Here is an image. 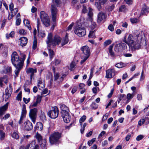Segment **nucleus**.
I'll return each instance as SVG.
<instances>
[{
	"label": "nucleus",
	"instance_id": "nucleus-58",
	"mask_svg": "<svg viewBox=\"0 0 149 149\" xmlns=\"http://www.w3.org/2000/svg\"><path fill=\"white\" fill-rule=\"evenodd\" d=\"M143 137L144 136L143 135H139L136 138V140L137 141H140L143 138Z\"/></svg>",
	"mask_w": 149,
	"mask_h": 149
},
{
	"label": "nucleus",
	"instance_id": "nucleus-39",
	"mask_svg": "<svg viewBox=\"0 0 149 149\" xmlns=\"http://www.w3.org/2000/svg\"><path fill=\"white\" fill-rule=\"evenodd\" d=\"M37 127L38 129H39L40 130H42L43 128V126L42 123L40 122H39L37 123Z\"/></svg>",
	"mask_w": 149,
	"mask_h": 149
},
{
	"label": "nucleus",
	"instance_id": "nucleus-51",
	"mask_svg": "<svg viewBox=\"0 0 149 149\" xmlns=\"http://www.w3.org/2000/svg\"><path fill=\"white\" fill-rule=\"evenodd\" d=\"M17 98L18 101H20L22 99V92H20L19 93L17 96Z\"/></svg>",
	"mask_w": 149,
	"mask_h": 149
},
{
	"label": "nucleus",
	"instance_id": "nucleus-27",
	"mask_svg": "<svg viewBox=\"0 0 149 149\" xmlns=\"http://www.w3.org/2000/svg\"><path fill=\"white\" fill-rule=\"evenodd\" d=\"M134 94L128 93L127 95V100L126 101V103H128L130 100L134 97Z\"/></svg>",
	"mask_w": 149,
	"mask_h": 149
},
{
	"label": "nucleus",
	"instance_id": "nucleus-20",
	"mask_svg": "<svg viewBox=\"0 0 149 149\" xmlns=\"http://www.w3.org/2000/svg\"><path fill=\"white\" fill-rule=\"evenodd\" d=\"M38 86L40 90L44 89L45 87L44 81L42 79H39L38 81Z\"/></svg>",
	"mask_w": 149,
	"mask_h": 149
},
{
	"label": "nucleus",
	"instance_id": "nucleus-57",
	"mask_svg": "<svg viewBox=\"0 0 149 149\" xmlns=\"http://www.w3.org/2000/svg\"><path fill=\"white\" fill-rule=\"evenodd\" d=\"M95 5L96 6L98 10H100L101 8V6L100 3L96 2L95 3Z\"/></svg>",
	"mask_w": 149,
	"mask_h": 149
},
{
	"label": "nucleus",
	"instance_id": "nucleus-56",
	"mask_svg": "<svg viewBox=\"0 0 149 149\" xmlns=\"http://www.w3.org/2000/svg\"><path fill=\"white\" fill-rule=\"evenodd\" d=\"M130 21L132 23H136L138 22V19L136 18H133L131 19Z\"/></svg>",
	"mask_w": 149,
	"mask_h": 149
},
{
	"label": "nucleus",
	"instance_id": "nucleus-14",
	"mask_svg": "<svg viewBox=\"0 0 149 149\" xmlns=\"http://www.w3.org/2000/svg\"><path fill=\"white\" fill-rule=\"evenodd\" d=\"M106 17L107 14L106 13L102 12H100L97 15V22L100 23L102 21H105Z\"/></svg>",
	"mask_w": 149,
	"mask_h": 149
},
{
	"label": "nucleus",
	"instance_id": "nucleus-55",
	"mask_svg": "<svg viewBox=\"0 0 149 149\" xmlns=\"http://www.w3.org/2000/svg\"><path fill=\"white\" fill-rule=\"evenodd\" d=\"M18 11V9L17 8H15L13 9L11 11V13L13 14L14 15H15L17 12Z\"/></svg>",
	"mask_w": 149,
	"mask_h": 149
},
{
	"label": "nucleus",
	"instance_id": "nucleus-21",
	"mask_svg": "<svg viewBox=\"0 0 149 149\" xmlns=\"http://www.w3.org/2000/svg\"><path fill=\"white\" fill-rule=\"evenodd\" d=\"M60 108L61 110L62 114L69 113V110L68 107L64 104H61Z\"/></svg>",
	"mask_w": 149,
	"mask_h": 149
},
{
	"label": "nucleus",
	"instance_id": "nucleus-45",
	"mask_svg": "<svg viewBox=\"0 0 149 149\" xmlns=\"http://www.w3.org/2000/svg\"><path fill=\"white\" fill-rule=\"evenodd\" d=\"M95 36L94 31H90L88 35V37L90 38H93Z\"/></svg>",
	"mask_w": 149,
	"mask_h": 149
},
{
	"label": "nucleus",
	"instance_id": "nucleus-1",
	"mask_svg": "<svg viewBox=\"0 0 149 149\" xmlns=\"http://www.w3.org/2000/svg\"><path fill=\"white\" fill-rule=\"evenodd\" d=\"M135 36L129 34L127 38V34H125L123 41L128 45L132 51L139 49L142 46L147 45L144 33L141 30H136L134 32Z\"/></svg>",
	"mask_w": 149,
	"mask_h": 149
},
{
	"label": "nucleus",
	"instance_id": "nucleus-50",
	"mask_svg": "<svg viewBox=\"0 0 149 149\" xmlns=\"http://www.w3.org/2000/svg\"><path fill=\"white\" fill-rule=\"evenodd\" d=\"M19 33L20 34L24 35L26 34V31L23 29H21L19 30Z\"/></svg>",
	"mask_w": 149,
	"mask_h": 149
},
{
	"label": "nucleus",
	"instance_id": "nucleus-32",
	"mask_svg": "<svg viewBox=\"0 0 149 149\" xmlns=\"http://www.w3.org/2000/svg\"><path fill=\"white\" fill-rule=\"evenodd\" d=\"M81 126V128L80 130L81 132V134H83L85 130V128L87 125V124L86 123H84L83 125L81 123V125H80Z\"/></svg>",
	"mask_w": 149,
	"mask_h": 149
},
{
	"label": "nucleus",
	"instance_id": "nucleus-23",
	"mask_svg": "<svg viewBox=\"0 0 149 149\" xmlns=\"http://www.w3.org/2000/svg\"><path fill=\"white\" fill-rule=\"evenodd\" d=\"M8 82V79L7 76H5L0 78V86L2 87L3 85V82H4L7 84Z\"/></svg>",
	"mask_w": 149,
	"mask_h": 149
},
{
	"label": "nucleus",
	"instance_id": "nucleus-44",
	"mask_svg": "<svg viewBox=\"0 0 149 149\" xmlns=\"http://www.w3.org/2000/svg\"><path fill=\"white\" fill-rule=\"evenodd\" d=\"M10 116V115L9 113H7L1 119V120H6L8 119Z\"/></svg>",
	"mask_w": 149,
	"mask_h": 149
},
{
	"label": "nucleus",
	"instance_id": "nucleus-24",
	"mask_svg": "<svg viewBox=\"0 0 149 149\" xmlns=\"http://www.w3.org/2000/svg\"><path fill=\"white\" fill-rule=\"evenodd\" d=\"M12 92V91H11V89H10V90H8V88L6 89L5 95V100H8L10 97Z\"/></svg>",
	"mask_w": 149,
	"mask_h": 149
},
{
	"label": "nucleus",
	"instance_id": "nucleus-5",
	"mask_svg": "<svg viewBox=\"0 0 149 149\" xmlns=\"http://www.w3.org/2000/svg\"><path fill=\"white\" fill-rule=\"evenodd\" d=\"M74 33L79 37H81L84 36L86 32L84 27L81 24L79 21L77 22L76 26L75 28Z\"/></svg>",
	"mask_w": 149,
	"mask_h": 149
},
{
	"label": "nucleus",
	"instance_id": "nucleus-33",
	"mask_svg": "<svg viewBox=\"0 0 149 149\" xmlns=\"http://www.w3.org/2000/svg\"><path fill=\"white\" fill-rule=\"evenodd\" d=\"M86 118V116L85 115L83 116L79 119V123L80 125H81V123L84 122Z\"/></svg>",
	"mask_w": 149,
	"mask_h": 149
},
{
	"label": "nucleus",
	"instance_id": "nucleus-11",
	"mask_svg": "<svg viewBox=\"0 0 149 149\" xmlns=\"http://www.w3.org/2000/svg\"><path fill=\"white\" fill-rule=\"evenodd\" d=\"M116 72L113 68L109 69L106 71V77L107 78H111L114 76Z\"/></svg>",
	"mask_w": 149,
	"mask_h": 149
},
{
	"label": "nucleus",
	"instance_id": "nucleus-59",
	"mask_svg": "<svg viewBox=\"0 0 149 149\" xmlns=\"http://www.w3.org/2000/svg\"><path fill=\"white\" fill-rule=\"evenodd\" d=\"M54 80H56L58 79L59 77V74L58 73H54Z\"/></svg>",
	"mask_w": 149,
	"mask_h": 149
},
{
	"label": "nucleus",
	"instance_id": "nucleus-7",
	"mask_svg": "<svg viewBox=\"0 0 149 149\" xmlns=\"http://www.w3.org/2000/svg\"><path fill=\"white\" fill-rule=\"evenodd\" d=\"M59 111L58 108L56 106L52 107V109L47 113L49 117L51 118L55 119L58 117Z\"/></svg>",
	"mask_w": 149,
	"mask_h": 149
},
{
	"label": "nucleus",
	"instance_id": "nucleus-16",
	"mask_svg": "<svg viewBox=\"0 0 149 149\" xmlns=\"http://www.w3.org/2000/svg\"><path fill=\"white\" fill-rule=\"evenodd\" d=\"M27 42V38L24 37H21L19 39V44L22 47L25 46L26 45Z\"/></svg>",
	"mask_w": 149,
	"mask_h": 149
},
{
	"label": "nucleus",
	"instance_id": "nucleus-64",
	"mask_svg": "<svg viewBox=\"0 0 149 149\" xmlns=\"http://www.w3.org/2000/svg\"><path fill=\"white\" fill-rule=\"evenodd\" d=\"M61 61L60 60L58 59H55L54 61L55 64L56 65H57L61 63Z\"/></svg>",
	"mask_w": 149,
	"mask_h": 149
},
{
	"label": "nucleus",
	"instance_id": "nucleus-4",
	"mask_svg": "<svg viewBox=\"0 0 149 149\" xmlns=\"http://www.w3.org/2000/svg\"><path fill=\"white\" fill-rule=\"evenodd\" d=\"M53 4L51 5V11L52 21L55 22L56 20L58 10L56 6H58L60 3V0H52Z\"/></svg>",
	"mask_w": 149,
	"mask_h": 149
},
{
	"label": "nucleus",
	"instance_id": "nucleus-2",
	"mask_svg": "<svg viewBox=\"0 0 149 149\" xmlns=\"http://www.w3.org/2000/svg\"><path fill=\"white\" fill-rule=\"evenodd\" d=\"M61 38L59 36L55 35L53 38L52 34L50 33L48 34L46 42L47 47H50L51 45L53 46L56 45H58L61 42Z\"/></svg>",
	"mask_w": 149,
	"mask_h": 149
},
{
	"label": "nucleus",
	"instance_id": "nucleus-8",
	"mask_svg": "<svg viewBox=\"0 0 149 149\" xmlns=\"http://www.w3.org/2000/svg\"><path fill=\"white\" fill-rule=\"evenodd\" d=\"M61 137V134L57 132L52 134L49 138L50 143L53 144L57 142Z\"/></svg>",
	"mask_w": 149,
	"mask_h": 149
},
{
	"label": "nucleus",
	"instance_id": "nucleus-30",
	"mask_svg": "<svg viewBox=\"0 0 149 149\" xmlns=\"http://www.w3.org/2000/svg\"><path fill=\"white\" fill-rule=\"evenodd\" d=\"M40 119L42 120L44 122L46 120V116L45 114V113L43 112L42 111L41 112V114L40 116Z\"/></svg>",
	"mask_w": 149,
	"mask_h": 149
},
{
	"label": "nucleus",
	"instance_id": "nucleus-18",
	"mask_svg": "<svg viewBox=\"0 0 149 149\" xmlns=\"http://www.w3.org/2000/svg\"><path fill=\"white\" fill-rule=\"evenodd\" d=\"M37 70L36 69H33L32 68H29L26 71L27 74H29L30 76V79H32L33 77V76L34 73H36Z\"/></svg>",
	"mask_w": 149,
	"mask_h": 149
},
{
	"label": "nucleus",
	"instance_id": "nucleus-41",
	"mask_svg": "<svg viewBox=\"0 0 149 149\" xmlns=\"http://www.w3.org/2000/svg\"><path fill=\"white\" fill-rule=\"evenodd\" d=\"M11 135L13 138L16 139H18L19 138V136L18 134L15 132H14Z\"/></svg>",
	"mask_w": 149,
	"mask_h": 149
},
{
	"label": "nucleus",
	"instance_id": "nucleus-3",
	"mask_svg": "<svg viewBox=\"0 0 149 149\" xmlns=\"http://www.w3.org/2000/svg\"><path fill=\"white\" fill-rule=\"evenodd\" d=\"M22 58H20L16 52H14L11 55V61L14 66L16 65H23L26 56L22 54Z\"/></svg>",
	"mask_w": 149,
	"mask_h": 149
},
{
	"label": "nucleus",
	"instance_id": "nucleus-47",
	"mask_svg": "<svg viewBox=\"0 0 149 149\" xmlns=\"http://www.w3.org/2000/svg\"><path fill=\"white\" fill-rule=\"evenodd\" d=\"M145 121V119H142L139 120L138 123V125L139 126H141L143 124Z\"/></svg>",
	"mask_w": 149,
	"mask_h": 149
},
{
	"label": "nucleus",
	"instance_id": "nucleus-6",
	"mask_svg": "<svg viewBox=\"0 0 149 149\" xmlns=\"http://www.w3.org/2000/svg\"><path fill=\"white\" fill-rule=\"evenodd\" d=\"M40 13V17L43 24L46 26H49L50 22L48 15L44 11H41Z\"/></svg>",
	"mask_w": 149,
	"mask_h": 149
},
{
	"label": "nucleus",
	"instance_id": "nucleus-60",
	"mask_svg": "<svg viewBox=\"0 0 149 149\" xmlns=\"http://www.w3.org/2000/svg\"><path fill=\"white\" fill-rule=\"evenodd\" d=\"M108 29L111 31H114V27L112 24H110L108 26Z\"/></svg>",
	"mask_w": 149,
	"mask_h": 149
},
{
	"label": "nucleus",
	"instance_id": "nucleus-54",
	"mask_svg": "<svg viewBox=\"0 0 149 149\" xmlns=\"http://www.w3.org/2000/svg\"><path fill=\"white\" fill-rule=\"evenodd\" d=\"M126 10L125 6L123 5L119 8V10L121 11L125 12Z\"/></svg>",
	"mask_w": 149,
	"mask_h": 149
},
{
	"label": "nucleus",
	"instance_id": "nucleus-31",
	"mask_svg": "<svg viewBox=\"0 0 149 149\" xmlns=\"http://www.w3.org/2000/svg\"><path fill=\"white\" fill-rule=\"evenodd\" d=\"M113 46V45H112L109 46V54L111 56H113L114 55V53L112 50Z\"/></svg>",
	"mask_w": 149,
	"mask_h": 149
},
{
	"label": "nucleus",
	"instance_id": "nucleus-63",
	"mask_svg": "<svg viewBox=\"0 0 149 149\" xmlns=\"http://www.w3.org/2000/svg\"><path fill=\"white\" fill-rule=\"evenodd\" d=\"M114 91V89L113 88L111 90L110 93L108 95L107 97L109 98H110L112 96Z\"/></svg>",
	"mask_w": 149,
	"mask_h": 149
},
{
	"label": "nucleus",
	"instance_id": "nucleus-52",
	"mask_svg": "<svg viewBox=\"0 0 149 149\" xmlns=\"http://www.w3.org/2000/svg\"><path fill=\"white\" fill-rule=\"evenodd\" d=\"M95 141V138H93L91 139V140L89 141H88V144L89 146H90Z\"/></svg>",
	"mask_w": 149,
	"mask_h": 149
},
{
	"label": "nucleus",
	"instance_id": "nucleus-13",
	"mask_svg": "<svg viewBox=\"0 0 149 149\" xmlns=\"http://www.w3.org/2000/svg\"><path fill=\"white\" fill-rule=\"evenodd\" d=\"M26 113V106L24 104L22 106V108L21 112V115L20 119L18 122L19 124H20L23 122V119L25 118Z\"/></svg>",
	"mask_w": 149,
	"mask_h": 149
},
{
	"label": "nucleus",
	"instance_id": "nucleus-62",
	"mask_svg": "<svg viewBox=\"0 0 149 149\" xmlns=\"http://www.w3.org/2000/svg\"><path fill=\"white\" fill-rule=\"evenodd\" d=\"M21 22V20L20 18H17L16 21V25L17 26L19 25Z\"/></svg>",
	"mask_w": 149,
	"mask_h": 149
},
{
	"label": "nucleus",
	"instance_id": "nucleus-17",
	"mask_svg": "<svg viewBox=\"0 0 149 149\" xmlns=\"http://www.w3.org/2000/svg\"><path fill=\"white\" fill-rule=\"evenodd\" d=\"M8 103H7L4 106L0 107V117H2L5 113L6 111L7 110Z\"/></svg>",
	"mask_w": 149,
	"mask_h": 149
},
{
	"label": "nucleus",
	"instance_id": "nucleus-37",
	"mask_svg": "<svg viewBox=\"0 0 149 149\" xmlns=\"http://www.w3.org/2000/svg\"><path fill=\"white\" fill-rule=\"evenodd\" d=\"M76 64L74 62H72L70 64V70L71 71H72L74 69L75 67Z\"/></svg>",
	"mask_w": 149,
	"mask_h": 149
},
{
	"label": "nucleus",
	"instance_id": "nucleus-10",
	"mask_svg": "<svg viewBox=\"0 0 149 149\" xmlns=\"http://www.w3.org/2000/svg\"><path fill=\"white\" fill-rule=\"evenodd\" d=\"M37 112V109L36 108L31 109L30 111L29 114V116L34 123H35L36 122Z\"/></svg>",
	"mask_w": 149,
	"mask_h": 149
},
{
	"label": "nucleus",
	"instance_id": "nucleus-26",
	"mask_svg": "<svg viewBox=\"0 0 149 149\" xmlns=\"http://www.w3.org/2000/svg\"><path fill=\"white\" fill-rule=\"evenodd\" d=\"M11 71V67L9 66H7L5 67V70L1 71V72L2 73H7L10 72Z\"/></svg>",
	"mask_w": 149,
	"mask_h": 149
},
{
	"label": "nucleus",
	"instance_id": "nucleus-53",
	"mask_svg": "<svg viewBox=\"0 0 149 149\" xmlns=\"http://www.w3.org/2000/svg\"><path fill=\"white\" fill-rule=\"evenodd\" d=\"M109 114L108 113H107L105 114V115L103 116L102 119V121L103 122L105 120L107 119L109 116Z\"/></svg>",
	"mask_w": 149,
	"mask_h": 149
},
{
	"label": "nucleus",
	"instance_id": "nucleus-38",
	"mask_svg": "<svg viewBox=\"0 0 149 149\" xmlns=\"http://www.w3.org/2000/svg\"><path fill=\"white\" fill-rule=\"evenodd\" d=\"M14 36V32L11 31L9 34H6V36L7 39L9 38L10 37L12 38Z\"/></svg>",
	"mask_w": 149,
	"mask_h": 149
},
{
	"label": "nucleus",
	"instance_id": "nucleus-12",
	"mask_svg": "<svg viewBox=\"0 0 149 149\" xmlns=\"http://www.w3.org/2000/svg\"><path fill=\"white\" fill-rule=\"evenodd\" d=\"M83 52V55L82 56L89 57L90 55V52L89 47L87 46L82 47L81 49Z\"/></svg>",
	"mask_w": 149,
	"mask_h": 149
},
{
	"label": "nucleus",
	"instance_id": "nucleus-9",
	"mask_svg": "<svg viewBox=\"0 0 149 149\" xmlns=\"http://www.w3.org/2000/svg\"><path fill=\"white\" fill-rule=\"evenodd\" d=\"M127 46L125 43L121 42L116 45L114 50L116 52H122L127 49Z\"/></svg>",
	"mask_w": 149,
	"mask_h": 149
},
{
	"label": "nucleus",
	"instance_id": "nucleus-28",
	"mask_svg": "<svg viewBox=\"0 0 149 149\" xmlns=\"http://www.w3.org/2000/svg\"><path fill=\"white\" fill-rule=\"evenodd\" d=\"M48 48V49L49 50V55L50 56V58L51 60H52V59L53 57V56L54 54V51L51 50L50 48V47H47Z\"/></svg>",
	"mask_w": 149,
	"mask_h": 149
},
{
	"label": "nucleus",
	"instance_id": "nucleus-29",
	"mask_svg": "<svg viewBox=\"0 0 149 149\" xmlns=\"http://www.w3.org/2000/svg\"><path fill=\"white\" fill-rule=\"evenodd\" d=\"M126 66V64L125 63L120 62L118 63L116 65V67L118 68H121L125 67Z\"/></svg>",
	"mask_w": 149,
	"mask_h": 149
},
{
	"label": "nucleus",
	"instance_id": "nucleus-48",
	"mask_svg": "<svg viewBox=\"0 0 149 149\" xmlns=\"http://www.w3.org/2000/svg\"><path fill=\"white\" fill-rule=\"evenodd\" d=\"M88 58V57L82 56L81 58L83 59L80 62L81 64H82L84 63Z\"/></svg>",
	"mask_w": 149,
	"mask_h": 149
},
{
	"label": "nucleus",
	"instance_id": "nucleus-15",
	"mask_svg": "<svg viewBox=\"0 0 149 149\" xmlns=\"http://www.w3.org/2000/svg\"><path fill=\"white\" fill-rule=\"evenodd\" d=\"M23 126L24 127V129L27 131L31 130L33 128L32 123L29 120L24 122L23 125Z\"/></svg>",
	"mask_w": 149,
	"mask_h": 149
},
{
	"label": "nucleus",
	"instance_id": "nucleus-42",
	"mask_svg": "<svg viewBox=\"0 0 149 149\" xmlns=\"http://www.w3.org/2000/svg\"><path fill=\"white\" fill-rule=\"evenodd\" d=\"M37 41L36 39V38H34V41L33 42V45L32 46L33 49L34 50L37 47Z\"/></svg>",
	"mask_w": 149,
	"mask_h": 149
},
{
	"label": "nucleus",
	"instance_id": "nucleus-46",
	"mask_svg": "<svg viewBox=\"0 0 149 149\" xmlns=\"http://www.w3.org/2000/svg\"><path fill=\"white\" fill-rule=\"evenodd\" d=\"M111 43V41L110 40H106L104 43V45L105 46H106Z\"/></svg>",
	"mask_w": 149,
	"mask_h": 149
},
{
	"label": "nucleus",
	"instance_id": "nucleus-49",
	"mask_svg": "<svg viewBox=\"0 0 149 149\" xmlns=\"http://www.w3.org/2000/svg\"><path fill=\"white\" fill-rule=\"evenodd\" d=\"M42 97V96H40L39 95H38L36 100V101H37V102L40 103Z\"/></svg>",
	"mask_w": 149,
	"mask_h": 149
},
{
	"label": "nucleus",
	"instance_id": "nucleus-25",
	"mask_svg": "<svg viewBox=\"0 0 149 149\" xmlns=\"http://www.w3.org/2000/svg\"><path fill=\"white\" fill-rule=\"evenodd\" d=\"M22 66L23 65H21L14 66L16 68V70L15 71V77H16L18 76L19 73L22 68Z\"/></svg>",
	"mask_w": 149,
	"mask_h": 149
},
{
	"label": "nucleus",
	"instance_id": "nucleus-22",
	"mask_svg": "<svg viewBox=\"0 0 149 149\" xmlns=\"http://www.w3.org/2000/svg\"><path fill=\"white\" fill-rule=\"evenodd\" d=\"M68 37V35L67 33L65 36L63 38L62 40H61V46H63L68 42L69 41Z\"/></svg>",
	"mask_w": 149,
	"mask_h": 149
},
{
	"label": "nucleus",
	"instance_id": "nucleus-61",
	"mask_svg": "<svg viewBox=\"0 0 149 149\" xmlns=\"http://www.w3.org/2000/svg\"><path fill=\"white\" fill-rule=\"evenodd\" d=\"M87 10L86 9V7L84 5H83V8L82 10V13H87Z\"/></svg>",
	"mask_w": 149,
	"mask_h": 149
},
{
	"label": "nucleus",
	"instance_id": "nucleus-19",
	"mask_svg": "<svg viewBox=\"0 0 149 149\" xmlns=\"http://www.w3.org/2000/svg\"><path fill=\"white\" fill-rule=\"evenodd\" d=\"M62 116L64 122L68 123L70 121V117L69 113L62 114Z\"/></svg>",
	"mask_w": 149,
	"mask_h": 149
},
{
	"label": "nucleus",
	"instance_id": "nucleus-35",
	"mask_svg": "<svg viewBox=\"0 0 149 149\" xmlns=\"http://www.w3.org/2000/svg\"><path fill=\"white\" fill-rule=\"evenodd\" d=\"M5 133L4 132L0 131V139L1 140H3L4 139L5 137Z\"/></svg>",
	"mask_w": 149,
	"mask_h": 149
},
{
	"label": "nucleus",
	"instance_id": "nucleus-34",
	"mask_svg": "<svg viewBox=\"0 0 149 149\" xmlns=\"http://www.w3.org/2000/svg\"><path fill=\"white\" fill-rule=\"evenodd\" d=\"M88 15L89 17L90 20H91L92 17L93 16V13L92 9L90 8H89V12L88 13Z\"/></svg>",
	"mask_w": 149,
	"mask_h": 149
},
{
	"label": "nucleus",
	"instance_id": "nucleus-43",
	"mask_svg": "<svg viewBox=\"0 0 149 149\" xmlns=\"http://www.w3.org/2000/svg\"><path fill=\"white\" fill-rule=\"evenodd\" d=\"M90 106L93 109H95L97 108L98 105L95 102H93L91 104Z\"/></svg>",
	"mask_w": 149,
	"mask_h": 149
},
{
	"label": "nucleus",
	"instance_id": "nucleus-36",
	"mask_svg": "<svg viewBox=\"0 0 149 149\" xmlns=\"http://www.w3.org/2000/svg\"><path fill=\"white\" fill-rule=\"evenodd\" d=\"M24 24H26V25H28L27 26V27L28 28V29L29 30H31V28L29 24H30V22L29 21L27 20V19H25L24 20Z\"/></svg>",
	"mask_w": 149,
	"mask_h": 149
},
{
	"label": "nucleus",
	"instance_id": "nucleus-40",
	"mask_svg": "<svg viewBox=\"0 0 149 149\" xmlns=\"http://www.w3.org/2000/svg\"><path fill=\"white\" fill-rule=\"evenodd\" d=\"M36 138L37 139L38 142H40L42 141V138L41 136L38 133H37L36 136Z\"/></svg>",
	"mask_w": 149,
	"mask_h": 149
}]
</instances>
